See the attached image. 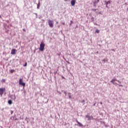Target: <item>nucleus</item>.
<instances>
[{
  "instance_id": "obj_1",
  "label": "nucleus",
  "mask_w": 128,
  "mask_h": 128,
  "mask_svg": "<svg viewBox=\"0 0 128 128\" xmlns=\"http://www.w3.org/2000/svg\"><path fill=\"white\" fill-rule=\"evenodd\" d=\"M44 44L43 42H41L40 44V48H39L40 50V52H44Z\"/></svg>"
},
{
  "instance_id": "obj_2",
  "label": "nucleus",
  "mask_w": 128,
  "mask_h": 128,
  "mask_svg": "<svg viewBox=\"0 0 128 128\" xmlns=\"http://www.w3.org/2000/svg\"><path fill=\"white\" fill-rule=\"evenodd\" d=\"M4 92H6V88H0V96H2V94H4Z\"/></svg>"
},
{
  "instance_id": "obj_3",
  "label": "nucleus",
  "mask_w": 128,
  "mask_h": 128,
  "mask_svg": "<svg viewBox=\"0 0 128 128\" xmlns=\"http://www.w3.org/2000/svg\"><path fill=\"white\" fill-rule=\"evenodd\" d=\"M48 24L50 28H54V20H49Z\"/></svg>"
},
{
  "instance_id": "obj_4",
  "label": "nucleus",
  "mask_w": 128,
  "mask_h": 128,
  "mask_svg": "<svg viewBox=\"0 0 128 128\" xmlns=\"http://www.w3.org/2000/svg\"><path fill=\"white\" fill-rule=\"evenodd\" d=\"M19 84L22 86H26V83L22 82V78H20L19 80Z\"/></svg>"
},
{
  "instance_id": "obj_5",
  "label": "nucleus",
  "mask_w": 128,
  "mask_h": 128,
  "mask_svg": "<svg viewBox=\"0 0 128 128\" xmlns=\"http://www.w3.org/2000/svg\"><path fill=\"white\" fill-rule=\"evenodd\" d=\"M86 116L88 118V120H93L92 116H90L88 115H86Z\"/></svg>"
},
{
  "instance_id": "obj_6",
  "label": "nucleus",
  "mask_w": 128,
  "mask_h": 128,
  "mask_svg": "<svg viewBox=\"0 0 128 128\" xmlns=\"http://www.w3.org/2000/svg\"><path fill=\"white\" fill-rule=\"evenodd\" d=\"M16 49H12L11 52V54H16Z\"/></svg>"
},
{
  "instance_id": "obj_7",
  "label": "nucleus",
  "mask_w": 128,
  "mask_h": 128,
  "mask_svg": "<svg viewBox=\"0 0 128 128\" xmlns=\"http://www.w3.org/2000/svg\"><path fill=\"white\" fill-rule=\"evenodd\" d=\"M71 4H72V6H74V4H76V0H72L71 1Z\"/></svg>"
},
{
  "instance_id": "obj_8",
  "label": "nucleus",
  "mask_w": 128,
  "mask_h": 128,
  "mask_svg": "<svg viewBox=\"0 0 128 128\" xmlns=\"http://www.w3.org/2000/svg\"><path fill=\"white\" fill-rule=\"evenodd\" d=\"M40 6V2H39L38 4H37V8H38V10H39Z\"/></svg>"
},
{
  "instance_id": "obj_9",
  "label": "nucleus",
  "mask_w": 128,
  "mask_h": 128,
  "mask_svg": "<svg viewBox=\"0 0 128 128\" xmlns=\"http://www.w3.org/2000/svg\"><path fill=\"white\" fill-rule=\"evenodd\" d=\"M99 2H100V0H96L94 2V4H98Z\"/></svg>"
},
{
  "instance_id": "obj_10",
  "label": "nucleus",
  "mask_w": 128,
  "mask_h": 128,
  "mask_svg": "<svg viewBox=\"0 0 128 128\" xmlns=\"http://www.w3.org/2000/svg\"><path fill=\"white\" fill-rule=\"evenodd\" d=\"M116 82V79L113 78L111 81H110V82H112V84L113 82Z\"/></svg>"
},
{
  "instance_id": "obj_11",
  "label": "nucleus",
  "mask_w": 128,
  "mask_h": 128,
  "mask_svg": "<svg viewBox=\"0 0 128 128\" xmlns=\"http://www.w3.org/2000/svg\"><path fill=\"white\" fill-rule=\"evenodd\" d=\"M80 103L82 104V106H84V104H86L84 100H82L80 101Z\"/></svg>"
},
{
  "instance_id": "obj_12",
  "label": "nucleus",
  "mask_w": 128,
  "mask_h": 128,
  "mask_svg": "<svg viewBox=\"0 0 128 128\" xmlns=\"http://www.w3.org/2000/svg\"><path fill=\"white\" fill-rule=\"evenodd\" d=\"M78 124H79V126H82V123L78 121H76Z\"/></svg>"
},
{
  "instance_id": "obj_13",
  "label": "nucleus",
  "mask_w": 128,
  "mask_h": 128,
  "mask_svg": "<svg viewBox=\"0 0 128 128\" xmlns=\"http://www.w3.org/2000/svg\"><path fill=\"white\" fill-rule=\"evenodd\" d=\"M8 104H12V100H8Z\"/></svg>"
},
{
  "instance_id": "obj_14",
  "label": "nucleus",
  "mask_w": 128,
  "mask_h": 128,
  "mask_svg": "<svg viewBox=\"0 0 128 128\" xmlns=\"http://www.w3.org/2000/svg\"><path fill=\"white\" fill-rule=\"evenodd\" d=\"M104 4H106V8H108V4L106 1H104Z\"/></svg>"
},
{
  "instance_id": "obj_15",
  "label": "nucleus",
  "mask_w": 128,
  "mask_h": 128,
  "mask_svg": "<svg viewBox=\"0 0 128 128\" xmlns=\"http://www.w3.org/2000/svg\"><path fill=\"white\" fill-rule=\"evenodd\" d=\"M96 34H99V33H100V30L96 29Z\"/></svg>"
},
{
  "instance_id": "obj_16",
  "label": "nucleus",
  "mask_w": 128,
  "mask_h": 128,
  "mask_svg": "<svg viewBox=\"0 0 128 128\" xmlns=\"http://www.w3.org/2000/svg\"><path fill=\"white\" fill-rule=\"evenodd\" d=\"M62 92H63L64 94H65V96H66V92L64 91V90H62Z\"/></svg>"
},
{
  "instance_id": "obj_17",
  "label": "nucleus",
  "mask_w": 128,
  "mask_h": 128,
  "mask_svg": "<svg viewBox=\"0 0 128 128\" xmlns=\"http://www.w3.org/2000/svg\"><path fill=\"white\" fill-rule=\"evenodd\" d=\"M10 72H11V74H12L13 72H14V70H10Z\"/></svg>"
},
{
  "instance_id": "obj_18",
  "label": "nucleus",
  "mask_w": 128,
  "mask_h": 128,
  "mask_svg": "<svg viewBox=\"0 0 128 128\" xmlns=\"http://www.w3.org/2000/svg\"><path fill=\"white\" fill-rule=\"evenodd\" d=\"M112 84H113L114 86H118V83L116 82H113Z\"/></svg>"
},
{
  "instance_id": "obj_19",
  "label": "nucleus",
  "mask_w": 128,
  "mask_h": 128,
  "mask_svg": "<svg viewBox=\"0 0 128 128\" xmlns=\"http://www.w3.org/2000/svg\"><path fill=\"white\" fill-rule=\"evenodd\" d=\"M69 98L70 100L72 99V96L70 95H68Z\"/></svg>"
},
{
  "instance_id": "obj_20",
  "label": "nucleus",
  "mask_w": 128,
  "mask_h": 128,
  "mask_svg": "<svg viewBox=\"0 0 128 128\" xmlns=\"http://www.w3.org/2000/svg\"><path fill=\"white\" fill-rule=\"evenodd\" d=\"M27 65H28V63L26 62L25 64L24 65V66H26Z\"/></svg>"
},
{
  "instance_id": "obj_21",
  "label": "nucleus",
  "mask_w": 128,
  "mask_h": 128,
  "mask_svg": "<svg viewBox=\"0 0 128 128\" xmlns=\"http://www.w3.org/2000/svg\"><path fill=\"white\" fill-rule=\"evenodd\" d=\"M57 92H58V94H62V93L58 91H57Z\"/></svg>"
},
{
  "instance_id": "obj_22",
  "label": "nucleus",
  "mask_w": 128,
  "mask_h": 128,
  "mask_svg": "<svg viewBox=\"0 0 128 128\" xmlns=\"http://www.w3.org/2000/svg\"><path fill=\"white\" fill-rule=\"evenodd\" d=\"M93 12H96V9H92Z\"/></svg>"
},
{
  "instance_id": "obj_23",
  "label": "nucleus",
  "mask_w": 128,
  "mask_h": 128,
  "mask_svg": "<svg viewBox=\"0 0 128 128\" xmlns=\"http://www.w3.org/2000/svg\"><path fill=\"white\" fill-rule=\"evenodd\" d=\"M62 78H64V80L66 79V78H64V76H62Z\"/></svg>"
},
{
  "instance_id": "obj_24",
  "label": "nucleus",
  "mask_w": 128,
  "mask_h": 128,
  "mask_svg": "<svg viewBox=\"0 0 128 128\" xmlns=\"http://www.w3.org/2000/svg\"><path fill=\"white\" fill-rule=\"evenodd\" d=\"M116 82H119V84H120V80H116Z\"/></svg>"
},
{
  "instance_id": "obj_25",
  "label": "nucleus",
  "mask_w": 128,
  "mask_h": 128,
  "mask_svg": "<svg viewBox=\"0 0 128 128\" xmlns=\"http://www.w3.org/2000/svg\"><path fill=\"white\" fill-rule=\"evenodd\" d=\"M107 2H108V4H110V1Z\"/></svg>"
},
{
  "instance_id": "obj_26",
  "label": "nucleus",
  "mask_w": 128,
  "mask_h": 128,
  "mask_svg": "<svg viewBox=\"0 0 128 128\" xmlns=\"http://www.w3.org/2000/svg\"><path fill=\"white\" fill-rule=\"evenodd\" d=\"M14 100H16V96H14Z\"/></svg>"
},
{
  "instance_id": "obj_27",
  "label": "nucleus",
  "mask_w": 128,
  "mask_h": 128,
  "mask_svg": "<svg viewBox=\"0 0 128 128\" xmlns=\"http://www.w3.org/2000/svg\"><path fill=\"white\" fill-rule=\"evenodd\" d=\"M68 96H70V92L68 93Z\"/></svg>"
},
{
  "instance_id": "obj_28",
  "label": "nucleus",
  "mask_w": 128,
  "mask_h": 128,
  "mask_svg": "<svg viewBox=\"0 0 128 128\" xmlns=\"http://www.w3.org/2000/svg\"><path fill=\"white\" fill-rule=\"evenodd\" d=\"M93 106H96V103H94Z\"/></svg>"
},
{
  "instance_id": "obj_29",
  "label": "nucleus",
  "mask_w": 128,
  "mask_h": 128,
  "mask_svg": "<svg viewBox=\"0 0 128 128\" xmlns=\"http://www.w3.org/2000/svg\"><path fill=\"white\" fill-rule=\"evenodd\" d=\"M119 86H122V85H118Z\"/></svg>"
},
{
  "instance_id": "obj_30",
  "label": "nucleus",
  "mask_w": 128,
  "mask_h": 128,
  "mask_svg": "<svg viewBox=\"0 0 128 128\" xmlns=\"http://www.w3.org/2000/svg\"><path fill=\"white\" fill-rule=\"evenodd\" d=\"M100 104H102V102H100Z\"/></svg>"
},
{
  "instance_id": "obj_31",
  "label": "nucleus",
  "mask_w": 128,
  "mask_h": 128,
  "mask_svg": "<svg viewBox=\"0 0 128 128\" xmlns=\"http://www.w3.org/2000/svg\"><path fill=\"white\" fill-rule=\"evenodd\" d=\"M24 32H26V30L25 29H23Z\"/></svg>"
},
{
  "instance_id": "obj_32",
  "label": "nucleus",
  "mask_w": 128,
  "mask_h": 128,
  "mask_svg": "<svg viewBox=\"0 0 128 128\" xmlns=\"http://www.w3.org/2000/svg\"><path fill=\"white\" fill-rule=\"evenodd\" d=\"M34 14H35L36 16H38V14L35 13Z\"/></svg>"
},
{
  "instance_id": "obj_33",
  "label": "nucleus",
  "mask_w": 128,
  "mask_h": 128,
  "mask_svg": "<svg viewBox=\"0 0 128 128\" xmlns=\"http://www.w3.org/2000/svg\"><path fill=\"white\" fill-rule=\"evenodd\" d=\"M112 52H114V50L112 49Z\"/></svg>"
},
{
  "instance_id": "obj_34",
  "label": "nucleus",
  "mask_w": 128,
  "mask_h": 128,
  "mask_svg": "<svg viewBox=\"0 0 128 128\" xmlns=\"http://www.w3.org/2000/svg\"><path fill=\"white\" fill-rule=\"evenodd\" d=\"M12 112H14L12 111L11 114H12Z\"/></svg>"
},
{
  "instance_id": "obj_35",
  "label": "nucleus",
  "mask_w": 128,
  "mask_h": 128,
  "mask_svg": "<svg viewBox=\"0 0 128 128\" xmlns=\"http://www.w3.org/2000/svg\"><path fill=\"white\" fill-rule=\"evenodd\" d=\"M96 4H94V6H96Z\"/></svg>"
},
{
  "instance_id": "obj_36",
  "label": "nucleus",
  "mask_w": 128,
  "mask_h": 128,
  "mask_svg": "<svg viewBox=\"0 0 128 128\" xmlns=\"http://www.w3.org/2000/svg\"><path fill=\"white\" fill-rule=\"evenodd\" d=\"M70 22L72 23V21H70Z\"/></svg>"
},
{
  "instance_id": "obj_37",
  "label": "nucleus",
  "mask_w": 128,
  "mask_h": 128,
  "mask_svg": "<svg viewBox=\"0 0 128 128\" xmlns=\"http://www.w3.org/2000/svg\"><path fill=\"white\" fill-rule=\"evenodd\" d=\"M0 18H2V16H0Z\"/></svg>"
},
{
  "instance_id": "obj_38",
  "label": "nucleus",
  "mask_w": 128,
  "mask_h": 128,
  "mask_svg": "<svg viewBox=\"0 0 128 128\" xmlns=\"http://www.w3.org/2000/svg\"><path fill=\"white\" fill-rule=\"evenodd\" d=\"M62 24H64V23H62Z\"/></svg>"
}]
</instances>
